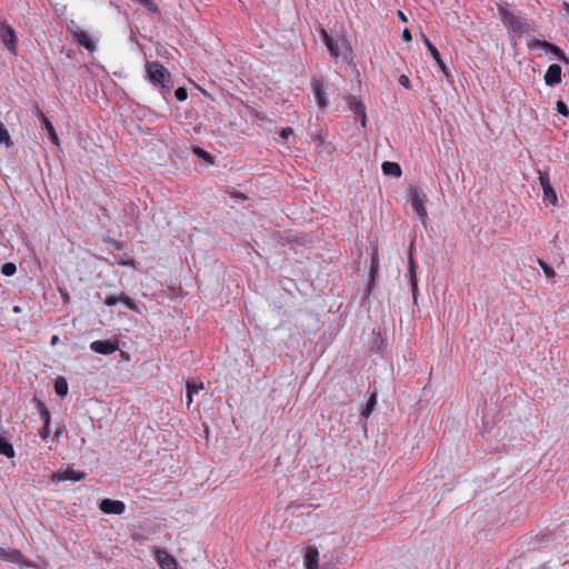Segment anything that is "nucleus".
Instances as JSON below:
<instances>
[{
    "label": "nucleus",
    "mask_w": 569,
    "mask_h": 569,
    "mask_svg": "<svg viewBox=\"0 0 569 569\" xmlns=\"http://www.w3.org/2000/svg\"><path fill=\"white\" fill-rule=\"evenodd\" d=\"M146 68L149 79L153 83L159 84L162 88L170 87V73L159 61L147 62Z\"/></svg>",
    "instance_id": "1"
},
{
    "label": "nucleus",
    "mask_w": 569,
    "mask_h": 569,
    "mask_svg": "<svg viewBox=\"0 0 569 569\" xmlns=\"http://www.w3.org/2000/svg\"><path fill=\"white\" fill-rule=\"evenodd\" d=\"M499 14L503 26L508 30L517 34H522L525 31H527L528 24L523 19L516 17L505 8H499Z\"/></svg>",
    "instance_id": "2"
},
{
    "label": "nucleus",
    "mask_w": 569,
    "mask_h": 569,
    "mask_svg": "<svg viewBox=\"0 0 569 569\" xmlns=\"http://www.w3.org/2000/svg\"><path fill=\"white\" fill-rule=\"evenodd\" d=\"M426 202L427 196L420 188L413 187L410 189V204L422 223H425L428 218Z\"/></svg>",
    "instance_id": "3"
},
{
    "label": "nucleus",
    "mask_w": 569,
    "mask_h": 569,
    "mask_svg": "<svg viewBox=\"0 0 569 569\" xmlns=\"http://www.w3.org/2000/svg\"><path fill=\"white\" fill-rule=\"evenodd\" d=\"M0 41L6 46L10 53L17 56L18 37L14 29L7 21L0 22Z\"/></svg>",
    "instance_id": "4"
},
{
    "label": "nucleus",
    "mask_w": 569,
    "mask_h": 569,
    "mask_svg": "<svg viewBox=\"0 0 569 569\" xmlns=\"http://www.w3.org/2000/svg\"><path fill=\"white\" fill-rule=\"evenodd\" d=\"M322 41L326 44L329 53L333 58H339L341 53V47L348 49V43L346 40H342L341 44L338 40H335L325 29H321Z\"/></svg>",
    "instance_id": "5"
},
{
    "label": "nucleus",
    "mask_w": 569,
    "mask_h": 569,
    "mask_svg": "<svg viewBox=\"0 0 569 569\" xmlns=\"http://www.w3.org/2000/svg\"><path fill=\"white\" fill-rule=\"evenodd\" d=\"M311 90L315 96L316 102L319 109L323 110L328 103L327 91L322 80L312 78L311 79Z\"/></svg>",
    "instance_id": "6"
},
{
    "label": "nucleus",
    "mask_w": 569,
    "mask_h": 569,
    "mask_svg": "<svg viewBox=\"0 0 569 569\" xmlns=\"http://www.w3.org/2000/svg\"><path fill=\"white\" fill-rule=\"evenodd\" d=\"M100 510L107 515H121L124 512L126 505L120 500L103 499L99 505Z\"/></svg>",
    "instance_id": "7"
},
{
    "label": "nucleus",
    "mask_w": 569,
    "mask_h": 569,
    "mask_svg": "<svg viewBox=\"0 0 569 569\" xmlns=\"http://www.w3.org/2000/svg\"><path fill=\"white\" fill-rule=\"evenodd\" d=\"M90 349L100 355H111L118 350V343L111 340H94L90 343Z\"/></svg>",
    "instance_id": "8"
},
{
    "label": "nucleus",
    "mask_w": 569,
    "mask_h": 569,
    "mask_svg": "<svg viewBox=\"0 0 569 569\" xmlns=\"http://www.w3.org/2000/svg\"><path fill=\"white\" fill-rule=\"evenodd\" d=\"M421 38H422V41H423L425 46L427 47L428 51L430 52V54L437 62L438 67L442 71V73L446 77H448L449 72H448L447 66L445 64L443 60L441 59V56H440L438 49L432 44V42L428 39V37L425 33H421Z\"/></svg>",
    "instance_id": "9"
},
{
    "label": "nucleus",
    "mask_w": 569,
    "mask_h": 569,
    "mask_svg": "<svg viewBox=\"0 0 569 569\" xmlns=\"http://www.w3.org/2000/svg\"><path fill=\"white\" fill-rule=\"evenodd\" d=\"M535 47L545 49L549 51L550 53L555 54L557 58H559L562 62L569 63V58L566 56V53L556 44L550 43L545 40H535L533 44Z\"/></svg>",
    "instance_id": "10"
},
{
    "label": "nucleus",
    "mask_w": 569,
    "mask_h": 569,
    "mask_svg": "<svg viewBox=\"0 0 569 569\" xmlns=\"http://www.w3.org/2000/svg\"><path fill=\"white\" fill-rule=\"evenodd\" d=\"M37 116L41 122L42 128L48 132L50 140L56 144H60V139L54 130V127L52 122L49 120V118L42 112V110H37Z\"/></svg>",
    "instance_id": "11"
},
{
    "label": "nucleus",
    "mask_w": 569,
    "mask_h": 569,
    "mask_svg": "<svg viewBox=\"0 0 569 569\" xmlns=\"http://www.w3.org/2000/svg\"><path fill=\"white\" fill-rule=\"evenodd\" d=\"M156 560L161 569H177V560L166 550L158 549L156 551Z\"/></svg>",
    "instance_id": "12"
},
{
    "label": "nucleus",
    "mask_w": 569,
    "mask_h": 569,
    "mask_svg": "<svg viewBox=\"0 0 569 569\" xmlns=\"http://www.w3.org/2000/svg\"><path fill=\"white\" fill-rule=\"evenodd\" d=\"M539 182L543 190L545 198L555 204L557 202V194L550 186L549 176L547 172L539 171Z\"/></svg>",
    "instance_id": "13"
},
{
    "label": "nucleus",
    "mask_w": 569,
    "mask_h": 569,
    "mask_svg": "<svg viewBox=\"0 0 569 569\" xmlns=\"http://www.w3.org/2000/svg\"><path fill=\"white\" fill-rule=\"evenodd\" d=\"M545 82L548 86H556L561 82V67L557 63H552L548 67L545 74Z\"/></svg>",
    "instance_id": "14"
},
{
    "label": "nucleus",
    "mask_w": 569,
    "mask_h": 569,
    "mask_svg": "<svg viewBox=\"0 0 569 569\" xmlns=\"http://www.w3.org/2000/svg\"><path fill=\"white\" fill-rule=\"evenodd\" d=\"M57 478L59 481H80L86 478V473L73 468H67L63 471L53 476V479Z\"/></svg>",
    "instance_id": "15"
},
{
    "label": "nucleus",
    "mask_w": 569,
    "mask_h": 569,
    "mask_svg": "<svg viewBox=\"0 0 569 569\" xmlns=\"http://www.w3.org/2000/svg\"><path fill=\"white\" fill-rule=\"evenodd\" d=\"M306 569H319V551L316 547H308L305 556Z\"/></svg>",
    "instance_id": "16"
},
{
    "label": "nucleus",
    "mask_w": 569,
    "mask_h": 569,
    "mask_svg": "<svg viewBox=\"0 0 569 569\" xmlns=\"http://www.w3.org/2000/svg\"><path fill=\"white\" fill-rule=\"evenodd\" d=\"M349 108H350V110L353 111V113H356V114L361 117V124H362V127H366L367 114H366V107H365V104L361 101L356 100L355 98H351L349 100Z\"/></svg>",
    "instance_id": "17"
},
{
    "label": "nucleus",
    "mask_w": 569,
    "mask_h": 569,
    "mask_svg": "<svg viewBox=\"0 0 569 569\" xmlns=\"http://www.w3.org/2000/svg\"><path fill=\"white\" fill-rule=\"evenodd\" d=\"M381 169L386 176H392V177L399 178L402 174L401 167L397 162L385 161L381 166Z\"/></svg>",
    "instance_id": "18"
},
{
    "label": "nucleus",
    "mask_w": 569,
    "mask_h": 569,
    "mask_svg": "<svg viewBox=\"0 0 569 569\" xmlns=\"http://www.w3.org/2000/svg\"><path fill=\"white\" fill-rule=\"evenodd\" d=\"M416 270H417L416 262H415L413 258L410 256L408 276L410 279L411 290H412L415 300H416V293L418 290V281H417V271Z\"/></svg>",
    "instance_id": "19"
},
{
    "label": "nucleus",
    "mask_w": 569,
    "mask_h": 569,
    "mask_svg": "<svg viewBox=\"0 0 569 569\" xmlns=\"http://www.w3.org/2000/svg\"><path fill=\"white\" fill-rule=\"evenodd\" d=\"M74 39L80 46L84 47L88 51L92 52L94 50V43L89 38L86 31L80 30L76 32Z\"/></svg>",
    "instance_id": "20"
},
{
    "label": "nucleus",
    "mask_w": 569,
    "mask_h": 569,
    "mask_svg": "<svg viewBox=\"0 0 569 569\" xmlns=\"http://www.w3.org/2000/svg\"><path fill=\"white\" fill-rule=\"evenodd\" d=\"M187 406L190 407V405L193 401V395L198 393L200 390L203 389V383L197 385L193 381L187 382Z\"/></svg>",
    "instance_id": "21"
},
{
    "label": "nucleus",
    "mask_w": 569,
    "mask_h": 569,
    "mask_svg": "<svg viewBox=\"0 0 569 569\" xmlns=\"http://www.w3.org/2000/svg\"><path fill=\"white\" fill-rule=\"evenodd\" d=\"M0 455L6 456L7 458H13L16 456L13 446L4 438H0Z\"/></svg>",
    "instance_id": "22"
},
{
    "label": "nucleus",
    "mask_w": 569,
    "mask_h": 569,
    "mask_svg": "<svg viewBox=\"0 0 569 569\" xmlns=\"http://www.w3.org/2000/svg\"><path fill=\"white\" fill-rule=\"evenodd\" d=\"M54 391L60 397H64L68 393V382L63 377H58L56 379Z\"/></svg>",
    "instance_id": "23"
},
{
    "label": "nucleus",
    "mask_w": 569,
    "mask_h": 569,
    "mask_svg": "<svg viewBox=\"0 0 569 569\" xmlns=\"http://www.w3.org/2000/svg\"><path fill=\"white\" fill-rule=\"evenodd\" d=\"M0 144H4L7 148L13 146L11 137L2 122H0Z\"/></svg>",
    "instance_id": "24"
},
{
    "label": "nucleus",
    "mask_w": 569,
    "mask_h": 569,
    "mask_svg": "<svg viewBox=\"0 0 569 569\" xmlns=\"http://www.w3.org/2000/svg\"><path fill=\"white\" fill-rule=\"evenodd\" d=\"M37 406L39 409L40 418L43 421V425L50 426V421H51L50 412L47 409V407L44 406V403L42 401L38 400Z\"/></svg>",
    "instance_id": "25"
},
{
    "label": "nucleus",
    "mask_w": 569,
    "mask_h": 569,
    "mask_svg": "<svg viewBox=\"0 0 569 569\" xmlns=\"http://www.w3.org/2000/svg\"><path fill=\"white\" fill-rule=\"evenodd\" d=\"M376 403H377V395L372 393L370 396V398L368 399V402H367L365 409L361 412L362 417L368 418L371 415Z\"/></svg>",
    "instance_id": "26"
},
{
    "label": "nucleus",
    "mask_w": 569,
    "mask_h": 569,
    "mask_svg": "<svg viewBox=\"0 0 569 569\" xmlns=\"http://www.w3.org/2000/svg\"><path fill=\"white\" fill-rule=\"evenodd\" d=\"M119 302L123 303L128 309L136 310V302L124 292L119 293Z\"/></svg>",
    "instance_id": "27"
},
{
    "label": "nucleus",
    "mask_w": 569,
    "mask_h": 569,
    "mask_svg": "<svg viewBox=\"0 0 569 569\" xmlns=\"http://www.w3.org/2000/svg\"><path fill=\"white\" fill-rule=\"evenodd\" d=\"M119 302L123 303L128 309L136 310V302L124 292L119 293Z\"/></svg>",
    "instance_id": "28"
},
{
    "label": "nucleus",
    "mask_w": 569,
    "mask_h": 569,
    "mask_svg": "<svg viewBox=\"0 0 569 569\" xmlns=\"http://www.w3.org/2000/svg\"><path fill=\"white\" fill-rule=\"evenodd\" d=\"M7 559L11 562H17L20 565H26L22 562L23 556L19 550H12L6 555Z\"/></svg>",
    "instance_id": "29"
},
{
    "label": "nucleus",
    "mask_w": 569,
    "mask_h": 569,
    "mask_svg": "<svg viewBox=\"0 0 569 569\" xmlns=\"http://www.w3.org/2000/svg\"><path fill=\"white\" fill-rule=\"evenodd\" d=\"M538 264L543 270V273L546 274L547 278L556 277V271L548 263H546L542 259H538Z\"/></svg>",
    "instance_id": "30"
},
{
    "label": "nucleus",
    "mask_w": 569,
    "mask_h": 569,
    "mask_svg": "<svg viewBox=\"0 0 569 569\" xmlns=\"http://www.w3.org/2000/svg\"><path fill=\"white\" fill-rule=\"evenodd\" d=\"M16 271H17V267L12 262H7L1 268V272L8 277L13 276L16 273Z\"/></svg>",
    "instance_id": "31"
},
{
    "label": "nucleus",
    "mask_w": 569,
    "mask_h": 569,
    "mask_svg": "<svg viewBox=\"0 0 569 569\" xmlns=\"http://www.w3.org/2000/svg\"><path fill=\"white\" fill-rule=\"evenodd\" d=\"M556 108H557V111L565 116V117H568L569 116V108L568 106L562 101V100H558L557 103H556Z\"/></svg>",
    "instance_id": "32"
},
{
    "label": "nucleus",
    "mask_w": 569,
    "mask_h": 569,
    "mask_svg": "<svg viewBox=\"0 0 569 569\" xmlns=\"http://www.w3.org/2000/svg\"><path fill=\"white\" fill-rule=\"evenodd\" d=\"M174 97L178 101H184L188 98L187 89L183 87H179L174 91Z\"/></svg>",
    "instance_id": "33"
},
{
    "label": "nucleus",
    "mask_w": 569,
    "mask_h": 569,
    "mask_svg": "<svg viewBox=\"0 0 569 569\" xmlns=\"http://www.w3.org/2000/svg\"><path fill=\"white\" fill-rule=\"evenodd\" d=\"M193 152H194L198 157H200V158H202V159H204V160H207V161H209V162H211V163L213 162V158L210 156V153H208V152H207V151H204L203 149H201V148H194Z\"/></svg>",
    "instance_id": "34"
},
{
    "label": "nucleus",
    "mask_w": 569,
    "mask_h": 569,
    "mask_svg": "<svg viewBox=\"0 0 569 569\" xmlns=\"http://www.w3.org/2000/svg\"><path fill=\"white\" fill-rule=\"evenodd\" d=\"M103 302H104V305L110 306V307L116 306L117 303H119V295L107 296L103 299Z\"/></svg>",
    "instance_id": "35"
},
{
    "label": "nucleus",
    "mask_w": 569,
    "mask_h": 569,
    "mask_svg": "<svg viewBox=\"0 0 569 569\" xmlns=\"http://www.w3.org/2000/svg\"><path fill=\"white\" fill-rule=\"evenodd\" d=\"M50 435V426L43 425L41 430L39 431V436L42 440H47Z\"/></svg>",
    "instance_id": "36"
},
{
    "label": "nucleus",
    "mask_w": 569,
    "mask_h": 569,
    "mask_svg": "<svg viewBox=\"0 0 569 569\" xmlns=\"http://www.w3.org/2000/svg\"><path fill=\"white\" fill-rule=\"evenodd\" d=\"M293 133V130L291 127H286L280 130V137L283 140H287L291 134Z\"/></svg>",
    "instance_id": "37"
},
{
    "label": "nucleus",
    "mask_w": 569,
    "mask_h": 569,
    "mask_svg": "<svg viewBox=\"0 0 569 569\" xmlns=\"http://www.w3.org/2000/svg\"><path fill=\"white\" fill-rule=\"evenodd\" d=\"M402 39L406 41V42H410L412 40V36H411V32L409 29H405L402 31Z\"/></svg>",
    "instance_id": "38"
},
{
    "label": "nucleus",
    "mask_w": 569,
    "mask_h": 569,
    "mask_svg": "<svg viewBox=\"0 0 569 569\" xmlns=\"http://www.w3.org/2000/svg\"><path fill=\"white\" fill-rule=\"evenodd\" d=\"M399 83L406 88H409V84H410V81H409V78L407 76H400L399 77Z\"/></svg>",
    "instance_id": "39"
},
{
    "label": "nucleus",
    "mask_w": 569,
    "mask_h": 569,
    "mask_svg": "<svg viewBox=\"0 0 569 569\" xmlns=\"http://www.w3.org/2000/svg\"><path fill=\"white\" fill-rule=\"evenodd\" d=\"M398 17L399 19L402 21V22H407L408 19H407V16L401 11V10H398Z\"/></svg>",
    "instance_id": "40"
},
{
    "label": "nucleus",
    "mask_w": 569,
    "mask_h": 569,
    "mask_svg": "<svg viewBox=\"0 0 569 569\" xmlns=\"http://www.w3.org/2000/svg\"><path fill=\"white\" fill-rule=\"evenodd\" d=\"M233 197H234V198H238V199H242V200H244V199H246V197H244L241 192H236V193L233 194Z\"/></svg>",
    "instance_id": "41"
},
{
    "label": "nucleus",
    "mask_w": 569,
    "mask_h": 569,
    "mask_svg": "<svg viewBox=\"0 0 569 569\" xmlns=\"http://www.w3.org/2000/svg\"><path fill=\"white\" fill-rule=\"evenodd\" d=\"M12 311H13L14 313H20V312L22 311V308H21V307H19V306H14V307L12 308Z\"/></svg>",
    "instance_id": "42"
},
{
    "label": "nucleus",
    "mask_w": 569,
    "mask_h": 569,
    "mask_svg": "<svg viewBox=\"0 0 569 569\" xmlns=\"http://www.w3.org/2000/svg\"><path fill=\"white\" fill-rule=\"evenodd\" d=\"M57 341H58V337H57V336H53V337L51 338V345H56V343H57Z\"/></svg>",
    "instance_id": "43"
},
{
    "label": "nucleus",
    "mask_w": 569,
    "mask_h": 569,
    "mask_svg": "<svg viewBox=\"0 0 569 569\" xmlns=\"http://www.w3.org/2000/svg\"><path fill=\"white\" fill-rule=\"evenodd\" d=\"M538 569H550V566L548 563H545L540 566Z\"/></svg>",
    "instance_id": "44"
},
{
    "label": "nucleus",
    "mask_w": 569,
    "mask_h": 569,
    "mask_svg": "<svg viewBox=\"0 0 569 569\" xmlns=\"http://www.w3.org/2000/svg\"><path fill=\"white\" fill-rule=\"evenodd\" d=\"M122 264H123V266H132V264H133V261H132V260H131V261H127V262H123Z\"/></svg>",
    "instance_id": "45"
},
{
    "label": "nucleus",
    "mask_w": 569,
    "mask_h": 569,
    "mask_svg": "<svg viewBox=\"0 0 569 569\" xmlns=\"http://www.w3.org/2000/svg\"><path fill=\"white\" fill-rule=\"evenodd\" d=\"M565 8L567 9V11L569 12V4L565 2Z\"/></svg>",
    "instance_id": "46"
}]
</instances>
